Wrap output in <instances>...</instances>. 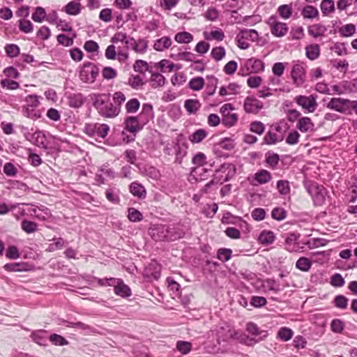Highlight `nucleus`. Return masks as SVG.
Returning <instances> with one entry per match:
<instances>
[{
  "label": "nucleus",
  "mask_w": 357,
  "mask_h": 357,
  "mask_svg": "<svg viewBox=\"0 0 357 357\" xmlns=\"http://www.w3.org/2000/svg\"><path fill=\"white\" fill-rule=\"evenodd\" d=\"M90 96L93 107L102 117L113 119L120 113L119 107L114 106L109 94L92 93Z\"/></svg>",
  "instance_id": "nucleus-1"
},
{
  "label": "nucleus",
  "mask_w": 357,
  "mask_h": 357,
  "mask_svg": "<svg viewBox=\"0 0 357 357\" xmlns=\"http://www.w3.org/2000/svg\"><path fill=\"white\" fill-rule=\"evenodd\" d=\"M236 173V165L233 163H223L215 170V174L211 181L207 183L204 188L207 190L213 185H221L229 181Z\"/></svg>",
  "instance_id": "nucleus-2"
},
{
  "label": "nucleus",
  "mask_w": 357,
  "mask_h": 357,
  "mask_svg": "<svg viewBox=\"0 0 357 357\" xmlns=\"http://www.w3.org/2000/svg\"><path fill=\"white\" fill-rule=\"evenodd\" d=\"M305 188L311 195L314 205L322 206L324 204L328 192L324 185H319L316 182H310L305 185Z\"/></svg>",
  "instance_id": "nucleus-3"
},
{
  "label": "nucleus",
  "mask_w": 357,
  "mask_h": 357,
  "mask_svg": "<svg viewBox=\"0 0 357 357\" xmlns=\"http://www.w3.org/2000/svg\"><path fill=\"white\" fill-rule=\"evenodd\" d=\"M109 130V126L105 123H89L84 128V132L89 137L98 139H105Z\"/></svg>",
  "instance_id": "nucleus-4"
},
{
  "label": "nucleus",
  "mask_w": 357,
  "mask_h": 357,
  "mask_svg": "<svg viewBox=\"0 0 357 357\" xmlns=\"http://www.w3.org/2000/svg\"><path fill=\"white\" fill-rule=\"evenodd\" d=\"M98 66L91 62H84L79 71V78L84 83H93L99 75Z\"/></svg>",
  "instance_id": "nucleus-5"
},
{
  "label": "nucleus",
  "mask_w": 357,
  "mask_h": 357,
  "mask_svg": "<svg viewBox=\"0 0 357 357\" xmlns=\"http://www.w3.org/2000/svg\"><path fill=\"white\" fill-rule=\"evenodd\" d=\"M352 100L342 98H333L328 103H327V108L333 109L341 114H351V105Z\"/></svg>",
  "instance_id": "nucleus-6"
},
{
  "label": "nucleus",
  "mask_w": 357,
  "mask_h": 357,
  "mask_svg": "<svg viewBox=\"0 0 357 357\" xmlns=\"http://www.w3.org/2000/svg\"><path fill=\"white\" fill-rule=\"evenodd\" d=\"M270 26L271 33L275 37H283L288 31V26L286 23L279 22L278 17L273 15L266 21Z\"/></svg>",
  "instance_id": "nucleus-7"
},
{
  "label": "nucleus",
  "mask_w": 357,
  "mask_h": 357,
  "mask_svg": "<svg viewBox=\"0 0 357 357\" xmlns=\"http://www.w3.org/2000/svg\"><path fill=\"white\" fill-rule=\"evenodd\" d=\"M295 102L308 112H314L317 107L316 96L310 95V96H298L295 98Z\"/></svg>",
  "instance_id": "nucleus-8"
},
{
  "label": "nucleus",
  "mask_w": 357,
  "mask_h": 357,
  "mask_svg": "<svg viewBox=\"0 0 357 357\" xmlns=\"http://www.w3.org/2000/svg\"><path fill=\"white\" fill-rule=\"evenodd\" d=\"M263 107V102L254 96H248L244 100L243 109L248 114H257Z\"/></svg>",
  "instance_id": "nucleus-9"
},
{
  "label": "nucleus",
  "mask_w": 357,
  "mask_h": 357,
  "mask_svg": "<svg viewBox=\"0 0 357 357\" xmlns=\"http://www.w3.org/2000/svg\"><path fill=\"white\" fill-rule=\"evenodd\" d=\"M291 78L296 86L302 85L305 81V70L303 63H297L293 66Z\"/></svg>",
  "instance_id": "nucleus-10"
},
{
  "label": "nucleus",
  "mask_w": 357,
  "mask_h": 357,
  "mask_svg": "<svg viewBox=\"0 0 357 357\" xmlns=\"http://www.w3.org/2000/svg\"><path fill=\"white\" fill-rule=\"evenodd\" d=\"M246 331L255 336V338L250 340L253 343H257L261 340H264L268 336V332L265 330H261L256 324L249 322L246 325Z\"/></svg>",
  "instance_id": "nucleus-11"
},
{
  "label": "nucleus",
  "mask_w": 357,
  "mask_h": 357,
  "mask_svg": "<svg viewBox=\"0 0 357 357\" xmlns=\"http://www.w3.org/2000/svg\"><path fill=\"white\" fill-rule=\"evenodd\" d=\"M246 70L250 73H257L264 70V63L259 59L250 58L248 59L245 64Z\"/></svg>",
  "instance_id": "nucleus-12"
},
{
  "label": "nucleus",
  "mask_w": 357,
  "mask_h": 357,
  "mask_svg": "<svg viewBox=\"0 0 357 357\" xmlns=\"http://www.w3.org/2000/svg\"><path fill=\"white\" fill-rule=\"evenodd\" d=\"M139 118L136 116H128L125 120V129L135 136V133L142 129L144 125L140 124Z\"/></svg>",
  "instance_id": "nucleus-13"
},
{
  "label": "nucleus",
  "mask_w": 357,
  "mask_h": 357,
  "mask_svg": "<svg viewBox=\"0 0 357 357\" xmlns=\"http://www.w3.org/2000/svg\"><path fill=\"white\" fill-rule=\"evenodd\" d=\"M168 226L158 225L151 230V236L155 241H170L169 239Z\"/></svg>",
  "instance_id": "nucleus-14"
},
{
  "label": "nucleus",
  "mask_w": 357,
  "mask_h": 357,
  "mask_svg": "<svg viewBox=\"0 0 357 357\" xmlns=\"http://www.w3.org/2000/svg\"><path fill=\"white\" fill-rule=\"evenodd\" d=\"M137 117L139 118L141 124L147 123L153 117V106L149 103L143 104L142 111Z\"/></svg>",
  "instance_id": "nucleus-15"
},
{
  "label": "nucleus",
  "mask_w": 357,
  "mask_h": 357,
  "mask_svg": "<svg viewBox=\"0 0 357 357\" xmlns=\"http://www.w3.org/2000/svg\"><path fill=\"white\" fill-rule=\"evenodd\" d=\"M161 267L155 261H151L146 268L144 275L146 278H152L157 280L160 277Z\"/></svg>",
  "instance_id": "nucleus-16"
},
{
  "label": "nucleus",
  "mask_w": 357,
  "mask_h": 357,
  "mask_svg": "<svg viewBox=\"0 0 357 357\" xmlns=\"http://www.w3.org/2000/svg\"><path fill=\"white\" fill-rule=\"evenodd\" d=\"M31 340L40 346H47L49 340L48 332L45 330H36L30 335Z\"/></svg>",
  "instance_id": "nucleus-17"
},
{
  "label": "nucleus",
  "mask_w": 357,
  "mask_h": 357,
  "mask_svg": "<svg viewBox=\"0 0 357 357\" xmlns=\"http://www.w3.org/2000/svg\"><path fill=\"white\" fill-rule=\"evenodd\" d=\"M234 333L235 331L230 329L228 326L220 327L216 333L217 341L219 344H220L221 342H227L234 337Z\"/></svg>",
  "instance_id": "nucleus-18"
},
{
  "label": "nucleus",
  "mask_w": 357,
  "mask_h": 357,
  "mask_svg": "<svg viewBox=\"0 0 357 357\" xmlns=\"http://www.w3.org/2000/svg\"><path fill=\"white\" fill-rule=\"evenodd\" d=\"M68 104L72 108H79L81 107L85 101V98L82 93H70L68 96Z\"/></svg>",
  "instance_id": "nucleus-19"
},
{
  "label": "nucleus",
  "mask_w": 357,
  "mask_h": 357,
  "mask_svg": "<svg viewBox=\"0 0 357 357\" xmlns=\"http://www.w3.org/2000/svg\"><path fill=\"white\" fill-rule=\"evenodd\" d=\"M297 128L302 132H307L314 130V124L311 119L307 116L298 119Z\"/></svg>",
  "instance_id": "nucleus-20"
},
{
  "label": "nucleus",
  "mask_w": 357,
  "mask_h": 357,
  "mask_svg": "<svg viewBox=\"0 0 357 357\" xmlns=\"http://www.w3.org/2000/svg\"><path fill=\"white\" fill-rule=\"evenodd\" d=\"M169 239L173 241L183 238L185 236L184 230L178 225H172L168 226Z\"/></svg>",
  "instance_id": "nucleus-21"
},
{
  "label": "nucleus",
  "mask_w": 357,
  "mask_h": 357,
  "mask_svg": "<svg viewBox=\"0 0 357 357\" xmlns=\"http://www.w3.org/2000/svg\"><path fill=\"white\" fill-rule=\"evenodd\" d=\"M240 40L244 39L252 42H255L259 38L258 32L255 29H243L237 33Z\"/></svg>",
  "instance_id": "nucleus-22"
},
{
  "label": "nucleus",
  "mask_w": 357,
  "mask_h": 357,
  "mask_svg": "<svg viewBox=\"0 0 357 357\" xmlns=\"http://www.w3.org/2000/svg\"><path fill=\"white\" fill-rule=\"evenodd\" d=\"M272 178L271 174L266 169H260L257 171L254 175V179L257 182V184L263 185L271 181Z\"/></svg>",
  "instance_id": "nucleus-23"
},
{
  "label": "nucleus",
  "mask_w": 357,
  "mask_h": 357,
  "mask_svg": "<svg viewBox=\"0 0 357 357\" xmlns=\"http://www.w3.org/2000/svg\"><path fill=\"white\" fill-rule=\"evenodd\" d=\"M207 84L205 89V95L208 96H211L213 95L217 89V84L218 82V78H216L213 75H207Z\"/></svg>",
  "instance_id": "nucleus-24"
},
{
  "label": "nucleus",
  "mask_w": 357,
  "mask_h": 357,
  "mask_svg": "<svg viewBox=\"0 0 357 357\" xmlns=\"http://www.w3.org/2000/svg\"><path fill=\"white\" fill-rule=\"evenodd\" d=\"M130 191L133 196L139 199H144L146 195V191L144 187L137 182H132L130 184Z\"/></svg>",
  "instance_id": "nucleus-25"
},
{
  "label": "nucleus",
  "mask_w": 357,
  "mask_h": 357,
  "mask_svg": "<svg viewBox=\"0 0 357 357\" xmlns=\"http://www.w3.org/2000/svg\"><path fill=\"white\" fill-rule=\"evenodd\" d=\"M308 33L314 37L318 38L324 35L326 31H327L326 26L321 24H315L311 26H309L307 28Z\"/></svg>",
  "instance_id": "nucleus-26"
},
{
  "label": "nucleus",
  "mask_w": 357,
  "mask_h": 357,
  "mask_svg": "<svg viewBox=\"0 0 357 357\" xmlns=\"http://www.w3.org/2000/svg\"><path fill=\"white\" fill-rule=\"evenodd\" d=\"M284 139L282 135H279L270 130L264 137V142L268 145L275 144Z\"/></svg>",
  "instance_id": "nucleus-27"
},
{
  "label": "nucleus",
  "mask_w": 357,
  "mask_h": 357,
  "mask_svg": "<svg viewBox=\"0 0 357 357\" xmlns=\"http://www.w3.org/2000/svg\"><path fill=\"white\" fill-rule=\"evenodd\" d=\"M114 291L115 294L122 298H127L131 295V290L130 287L123 282V280H121L120 282L116 284V287H115Z\"/></svg>",
  "instance_id": "nucleus-28"
},
{
  "label": "nucleus",
  "mask_w": 357,
  "mask_h": 357,
  "mask_svg": "<svg viewBox=\"0 0 357 357\" xmlns=\"http://www.w3.org/2000/svg\"><path fill=\"white\" fill-rule=\"evenodd\" d=\"M306 56L313 61L317 59L320 54V47L318 44H311L305 47Z\"/></svg>",
  "instance_id": "nucleus-29"
},
{
  "label": "nucleus",
  "mask_w": 357,
  "mask_h": 357,
  "mask_svg": "<svg viewBox=\"0 0 357 357\" xmlns=\"http://www.w3.org/2000/svg\"><path fill=\"white\" fill-rule=\"evenodd\" d=\"M172 45V40L169 37L164 36L158 39L154 45L153 48L158 52H162L165 49L169 48Z\"/></svg>",
  "instance_id": "nucleus-30"
},
{
  "label": "nucleus",
  "mask_w": 357,
  "mask_h": 357,
  "mask_svg": "<svg viewBox=\"0 0 357 357\" xmlns=\"http://www.w3.org/2000/svg\"><path fill=\"white\" fill-rule=\"evenodd\" d=\"M66 323H67L66 326L79 329V330H82V331H84L86 333H93V332H94V330H95L94 328H93L92 326L87 325L81 321L73 322V321H67Z\"/></svg>",
  "instance_id": "nucleus-31"
},
{
  "label": "nucleus",
  "mask_w": 357,
  "mask_h": 357,
  "mask_svg": "<svg viewBox=\"0 0 357 357\" xmlns=\"http://www.w3.org/2000/svg\"><path fill=\"white\" fill-rule=\"evenodd\" d=\"M149 41L144 38H140L138 40H135L132 43V50L139 54H144L146 52L148 48Z\"/></svg>",
  "instance_id": "nucleus-32"
},
{
  "label": "nucleus",
  "mask_w": 357,
  "mask_h": 357,
  "mask_svg": "<svg viewBox=\"0 0 357 357\" xmlns=\"http://www.w3.org/2000/svg\"><path fill=\"white\" fill-rule=\"evenodd\" d=\"M208 135V132L202 128L195 130L189 136V140L193 144L200 143Z\"/></svg>",
  "instance_id": "nucleus-33"
},
{
  "label": "nucleus",
  "mask_w": 357,
  "mask_h": 357,
  "mask_svg": "<svg viewBox=\"0 0 357 357\" xmlns=\"http://www.w3.org/2000/svg\"><path fill=\"white\" fill-rule=\"evenodd\" d=\"M301 15L304 19H313L319 16V11L315 7L307 5L302 9Z\"/></svg>",
  "instance_id": "nucleus-34"
},
{
  "label": "nucleus",
  "mask_w": 357,
  "mask_h": 357,
  "mask_svg": "<svg viewBox=\"0 0 357 357\" xmlns=\"http://www.w3.org/2000/svg\"><path fill=\"white\" fill-rule=\"evenodd\" d=\"M33 213L34 215L40 220H47L51 216L50 210L44 206L33 209Z\"/></svg>",
  "instance_id": "nucleus-35"
},
{
  "label": "nucleus",
  "mask_w": 357,
  "mask_h": 357,
  "mask_svg": "<svg viewBox=\"0 0 357 357\" xmlns=\"http://www.w3.org/2000/svg\"><path fill=\"white\" fill-rule=\"evenodd\" d=\"M65 12L70 15H77L81 12V4L79 2L70 1L64 7Z\"/></svg>",
  "instance_id": "nucleus-36"
},
{
  "label": "nucleus",
  "mask_w": 357,
  "mask_h": 357,
  "mask_svg": "<svg viewBox=\"0 0 357 357\" xmlns=\"http://www.w3.org/2000/svg\"><path fill=\"white\" fill-rule=\"evenodd\" d=\"M184 107L190 114H195L201 107V104L197 99H188L185 101Z\"/></svg>",
  "instance_id": "nucleus-37"
},
{
  "label": "nucleus",
  "mask_w": 357,
  "mask_h": 357,
  "mask_svg": "<svg viewBox=\"0 0 357 357\" xmlns=\"http://www.w3.org/2000/svg\"><path fill=\"white\" fill-rule=\"evenodd\" d=\"M150 81L152 83V87L158 88L163 86L166 82L165 77L159 73L151 72Z\"/></svg>",
  "instance_id": "nucleus-38"
},
{
  "label": "nucleus",
  "mask_w": 357,
  "mask_h": 357,
  "mask_svg": "<svg viewBox=\"0 0 357 357\" xmlns=\"http://www.w3.org/2000/svg\"><path fill=\"white\" fill-rule=\"evenodd\" d=\"M258 239L263 245H270L275 241V235L271 231H263L259 234Z\"/></svg>",
  "instance_id": "nucleus-39"
},
{
  "label": "nucleus",
  "mask_w": 357,
  "mask_h": 357,
  "mask_svg": "<svg viewBox=\"0 0 357 357\" xmlns=\"http://www.w3.org/2000/svg\"><path fill=\"white\" fill-rule=\"evenodd\" d=\"M300 237V235L296 233H290L288 234L286 238H285V243L286 245L289 246L288 250L290 251H294L296 250V245L298 244V240Z\"/></svg>",
  "instance_id": "nucleus-40"
},
{
  "label": "nucleus",
  "mask_w": 357,
  "mask_h": 357,
  "mask_svg": "<svg viewBox=\"0 0 357 357\" xmlns=\"http://www.w3.org/2000/svg\"><path fill=\"white\" fill-rule=\"evenodd\" d=\"M321 10L324 15H328L335 11V3L333 0H323L320 5Z\"/></svg>",
  "instance_id": "nucleus-41"
},
{
  "label": "nucleus",
  "mask_w": 357,
  "mask_h": 357,
  "mask_svg": "<svg viewBox=\"0 0 357 357\" xmlns=\"http://www.w3.org/2000/svg\"><path fill=\"white\" fill-rule=\"evenodd\" d=\"M27 264L26 263H8L3 266V268L7 271H23L27 270Z\"/></svg>",
  "instance_id": "nucleus-42"
},
{
  "label": "nucleus",
  "mask_w": 357,
  "mask_h": 357,
  "mask_svg": "<svg viewBox=\"0 0 357 357\" xmlns=\"http://www.w3.org/2000/svg\"><path fill=\"white\" fill-rule=\"evenodd\" d=\"M280 157L278 153L268 151L266 154V162L272 169H275L279 163Z\"/></svg>",
  "instance_id": "nucleus-43"
},
{
  "label": "nucleus",
  "mask_w": 357,
  "mask_h": 357,
  "mask_svg": "<svg viewBox=\"0 0 357 357\" xmlns=\"http://www.w3.org/2000/svg\"><path fill=\"white\" fill-rule=\"evenodd\" d=\"M39 98L35 94L29 95L25 98V105L23 107L36 109L40 105Z\"/></svg>",
  "instance_id": "nucleus-44"
},
{
  "label": "nucleus",
  "mask_w": 357,
  "mask_h": 357,
  "mask_svg": "<svg viewBox=\"0 0 357 357\" xmlns=\"http://www.w3.org/2000/svg\"><path fill=\"white\" fill-rule=\"evenodd\" d=\"M174 40L178 43H190L193 40V36L187 31L178 32L175 35Z\"/></svg>",
  "instance_id": "nucleus-45"
},
{
  "label": "nucleus",
  "mask_w": 357,
  "mask_h": 357,
  "mask_svg": "<svg viewBox=\"0 0 357 357\" xmlns=\"http://www.w3.org/2000/svg\"><path fill=\"white\" fill-rule=\"evenodd\" d=\"M311 266L312 263L310 260L305 257H300L296 263V267L304 272L309 271Z\"/></svg>",
  "instance_id": "nucleus-46"
},
{
  "label": "nucleus",
  "mask_w": 357,
  "mask_h": 357,
  "mask_svg": "<svg viewBox=\"0 0 357 357\" xmlns=\"http://www.w3.org/2000/svg\"><path fill=\"white\" fill-rule=\"evenodd\" d=\"M234 140L231 138L225 137L222 139L219 143L215 144V149H222L227 151H230L234 148Z\"/></svg>",
  "instance_id": "nucleus-47"
},
{
  "label": "nucleus",
  "mask_w": 357,
  "mask_h": 357,
  "mask_svg": "<svg viewBox=\"0 0 357 357\" xmlns=\"http://www.w3.org/2000/svg\"><path fill=\"white\" fill-rule=\"evenodd\" d=\"M133 69L135 72L145 74L146 72L149 71L151 73V70H149V65L146 61L141 59L137 60L134 65H133Z\"/></svg>",
  "instance_id": "nucleus-48"
},
{
  "label": "nucleus",
  "mask_w": 357,
  "mask_h": 357,
  "mask_svg": "<svg viewBox=\"0 0 357 357\" xmlns=\"http://www.w3.org/2000/svg\"><path fill=\"white\" fill-rule=\"evenodd\" d=\"M276 188L281 195H287L290 193V184L287 180H279Z\"/></svg>",
  "instance_id": "nucleus-49"
},
{
  "label": "nucleus",
  "mask_w": 357,
  "mask_h": 357,
  "mask_svg": "<svg viewBox=\"0 0 357 357\" xmlns=\"http://www.w3.org/2000/svg\"><path fill=\"white\" fill-rule=\"evenodd\" d=\"M204 85L203 77H197L191 79L188 83V86L193 91H200Z\"/></svg>",
  "instance_id": "nucleus-50"
},
{
  "label": "nucleus",
  "mask_w": 357,
  "mask_h": 357,
  "mask_svg": "<svg viewBox=\"0 0 357 357\" xmlns=\"http://www.w3.org/2000/svg\"><path fill=\"white\" fill-rule=\"evenodd\" d=\"M18 26L20 31L24 33H31L33 30V25L30 20L21 19L18 22Z\"/></svg>",
  "instance_id": "nucleus-51"
},
{
  "label": "nucleus",
  "mask_w": 357,
  "mask_h": 357,
  "mask_svg": "<svg viewBox=\"0 0 357 357\" xmlns=\"http://www.w3.org/2000/svg\"><path fill=\"white\" fill-rule=\"evenodd\" d=\"M127 84L134 89H139L144 83L139 75H132L128 78Z\"/></svg>",
  "instance_id": "nucleus-52"
},
{
  "label": "nucleus",
  "mask_w": 357,
  "mask_h": 357,
  "mask_svg": "<svg viewBox=\"0 0 357 357\" xmlns=\"http://www.w3.org/2000/svg\"><path fill=\"white\" fill-rule=\"evenodd\" d=\"M348 301L345 296L340 294L334 298L333 304L337 308L344 310L347 307Z\"/></svg>",
  "instance_id": "nucleus-53"
},
{
  "label": "nucleus",
  "mask_w": 357,
  "mask_h": 357,
  "mask_svg": "<svg viewBox=\"0 0 357 357\" xmlns=\"http://www.w3.org/2000/svg\"><path fill=\"white\" fill-rule=\"evenodd\" d=\"M278 13L284 19H288L292 14V6L291 4H283L278 7Z\"/></svg>",
  "instance_id": "nucleus-54"
},
{
  "label": "nucleus",
  "mask_w": 357,
  "mask_h": 357,
  "mask_svg": "<svg viewBox=\"0 0 357 357\" xmlns=\"http://www.w3.org/2000/svg\"><path fill=\"white\" fill-rule=\"evenodd\" d=\"M140 107V102L138 99L134 98L129 100L125 105L126 112L128 113H135Z\"/></svg>",
  "instance_id": "nucleus-55"
},
{
  "label": "nucleus",
  "mask_w": 357,
  "mask_h": 357,
  "mask_svg": "<svg viewBox=\"0 0 357 357\" xmlns=\"http://www.w3.org/2000/svg\"><path fill=\"white\" fill-rule=\"evenodd\" d=\"M356 31V26L353 24H347L339 29V33L342 36L349 37L354 35Z\"/></svg>",
  "instance_id": "nucleus-56"
},
{
  "label": "nucleus",
  "mask_w": 357,
  "mask_h": 357,
  "mask_svg": "<svg viewBox=\"0 0 357 357\" xmlns=\"http://www.w3.org/2000/svg\"><path fill=\"white\" fill-rule=\"evenodd\" d=\"M170 57L174 60H183L186 61H193L195 55L190 52H179L177 54H171Z\"/></svg>",
  "instance_id": "nucleus-57"
},
{
  "label": "nucleus",
  "mask_w": 357,
  "mask_h": 357,
  "mask_svg": "<svg viewBox=\"0 0 357 357\" xmlns=\"http://www.w3.org/2000/svg\"><path fill=\"white\" fill-rule=\"evenodd\" d=\"M21 227L26 233L31 234L36 231L38 225L35 222L24 220L22 221Z\"/></svg>",
  "instance_id": "nucleus-58"
},
{
  "label": "nucleus",
  "mask_w": 357,
  "mask_h": 357,
  "mask_svg": "<svg viewBox=\"0 0 357 357\" xmlns=\"http://www.w3.org/2000/svg\"><path fill=\"white\" fill-rule=\"evenodd\" d=\"M250 130L252 132L261 135L265 131V125L262 122L258 121L251 122L250 124Z\"/></svg>",
  "instance_id": "nucleus-59"
},
{
  "label": "nucleus",
  "mask_w": 357,
  "mask_h": 357,
  "mask_svg": "<svg viewBox=\"0 0 357 357\" xmlns=\"http://www.w3.org/2000/svg\"><path fill=\"white\" fill-rule=\"evenodd\" d=\"M128 213V218L131 222H139L143 219L142 213L135 208H129Z\"/></svg>",
  "instance_id": "nucleus-60"
},
{
  "label": "nucleus",
  "mask_w": 357,
  "mask_h": 357,
  "mask_svg": "<svg viewBox=\"0 0 357 357\" xmlns=\"http://www.w3.org/2000/svg\"><path fill=\"white\" fill-rule=\"evenodd\" d=\"M225 50L222 46L213 47L211 52V57L216 61L222 60L225 57Z\"/></svg>",
  "instance_id": "nucleus-61"
},
{
  "label": "nucleus",
  "mask_w": 357,
  "mask_h": 357,
  "mask_svg": "<svg viewBox=\"0 0 357 357\" xmlns=\"http://www.w3.org/2000/svg\"><path fill=\"white\" fill-rule=\"evenodd\" d=\"M344 328V323L340 319H335L331 323V328L333 333H342Z\"/></svg>",
  "instance_id": "nucleus-62"
},
{
  "label": "nucleus",
  "mask_w": 357,
  "mask_h": 357,
  "mask_svg": "<svg viewBox=\"0 0 357 357\" xmlns=\"http://www.w3.org/2000/svg\"><path fill=\"white\" fill-rule=\"evenodd\" d=\"M5 51L8 56L10 58L16 57L20 54V49L17 45L8 44L5 47Z\"/></svg>",
  "instance_id": "nucleus-63"
},
{
  "label": "nucleus",
  "mask_w": 357,
  "mask_h": 357,
  "mask_svg": "<svg viewBox=\"0 0 357 357\" xmlns=\"http://www.w3.org/2000/svg\"><path fill=\"white\" fill-rule=\"evenodd\" d=\"M22 112L25 116L32 120H37L41 117V112L36 109L23 107Z\"/></svg>",
  "instance_id": "nucleus-64"
}]
</instances>
